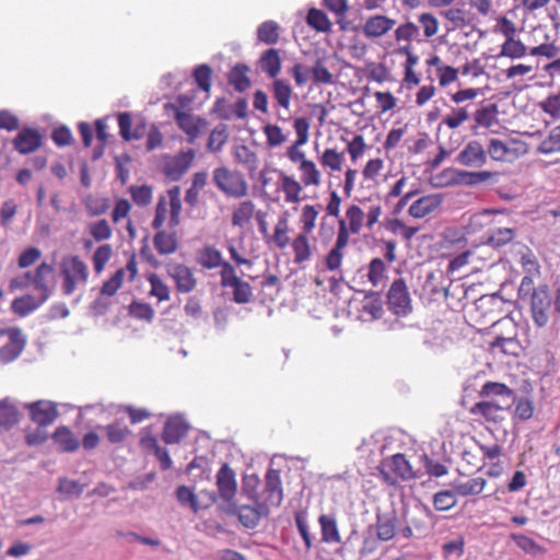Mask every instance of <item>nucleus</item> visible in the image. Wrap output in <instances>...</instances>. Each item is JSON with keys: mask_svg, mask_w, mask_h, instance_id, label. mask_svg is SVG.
<instances>
[{"mask_svg": "<svg viewBox=\"0 0 560 560\" xmlns=\"http://www.w3.org/2000/svg\"><path fill=\"white\" fill-rule=\"evenodd\" d=\"M386 265L381 258H373L368 266V280L373 287L382 285L386 279Z\"/></svg>", "mask_w": 560, "mask_h": 560, "instance_id": "50", "label": "nucleus"}, {"mask_svg": "<svg viewBox=\"0 0 560 560\" xmlns=\"http://www.w3.org/2000/svg\"><path fill=\"white\" fill-rule=\"evenodd\" d=\"M14 149L22 155H26L38 150L43 144L40 132L31 127L22 128L12 141Z\"/></svg>", "mask_w": 560, "mask_h": 560, "instance_id": "21", "label": "nucleus"}, {"mask_svg": "<svg viewBox=\"0 0 560 560\" xmlns=\"http://www.w3.org/2000/svg\"><path fill=\"white\" fill-rule=\"evenodd\" d=\"M385 228L393 234H399L409 242L419 232V228L406 225L401 220L395 218L386 221Z\"/></svg>", "mask_w": 560, "mask_h": 560, "instance_id": "54", "label": "nucleus"}, {"mask_svg": "<svg viewBox=\"0 0 560 560\" xmlns=\"http://www.w3.org/2000/svg\"><path fill=\"white\" fill-rule=\"evenodd\" d=\"M419 28L422 30L423 40L435 36L439 32V21L430 12H423L418 16Z\"/></svg>", "mask_w": 560, "mask_h": 560, "instance_id": "55", "label": "nucleus"}, {"mask_svg": "<svg viewBox=\"0 0 560 560\" xmlns=\"http://www.w3.org/2000/svg\"><path fill=\"white\" fill-rule=\"evenodd\" d=\"M112 256L113 246L110 244H102L94 250L92 256V262L96 275H100L104 271Z\"/></svg>", "mask_w": 560, "mask_h": 560, "instance_id": "53", "label": "nucleus"}, {"mask_svg": "<svg viewBox=\"0 0 560 560\" xmlns=\"http://www.w3.org/2000/svg\"><path fill=\"white\" fill-rule=\"evenodd\" d=\"M319 211L318 206L314 205H305L299 218V222L301 225V232L305 234H312L318 218Z\"/></svg>", "mask_w": 560, "mask_h": 560, "instance_id": "46", "label": "nucleus"}, {"mask_svg": "<svg viewBox=\"0 0 560 560\" xmlns=\"http://www.w3.org/2000/svg\"><path fill=\"white\" fill-rule=\"evenodd\" d=\"M220 284L232 289V300L236 304H247L253 300L252 285L237 276L233 265H228L224 270H220Z\"/></svg>", "mask_w": 560, "mask_h": 560, "instance_id": "11", "label": "nucleus"}, {"mask_svg": "<svg viewBox=\"0 0 560 560\" xmlns=\"http://www.w3.org/2000/svg\"><path fill=\"white\" fill-rule=\"evenodd\" d=\"M488 152L479 140H470L459 151L456 162L466 167H482L487 164Z\"/></svg>", "mask_w": 560, "mask_h": 560, "instance_id": "18", "label": "nucleus"}, {"mask_svg": "<svg viewBox=\"0 0 560 560\" xmlns=\"http://www.w3.org/2000/svg\"><path fill=\"white\" fill-rule=\"evenodd\" d=\"M188 425L180 418H170L163 428L162 440L166 444H176L186 436Z\"/></svg>", "mask_w": 560, "mask_h": 560, "instance_id": "34", "label": "nucleus"}, {"mask_svg": "<svg viewBox=\"0 0 560 560\" xmlns=\"http://www.w3.org/2000/svg\"><path fill=\"white\" fill-rule=\"evenodd\" d=\"M345 161L343 153L336 149H326L319 156V163L323 167H327L332 172H339Z\"/></svg>", "mask_w": 560, "mask_h": 560, "instance_id": "56", "label": "nucleus"}, {"mask_svg": "<svg viewBox=\"0 0 560 560\" xmlns=\"http://www.w3.org/2000/svg\"><path fill=\"white\" fill-rule=\"evenodd\" d=\"M290 222L287 214H282L279 217L275 228L273 232L268 234V237L265 238L266 243L269 245H273L277 249L283 250L292 241L290 237Z\"/></svg>", "mask_w": 560, "mask_h": 560, "instance_id": "25", "label": "nucleus"}, {"mask_svg": "<svg viewBox=\"0 0 560 560\" xmlns=\"http://www.w3.org/2000/svg\"><path fill=\"white\" fill-rule=\"evenodd\" d=\"M249 70L245 63L235 65L228 74L229 84L240 93L245 92L252 85V80L248 77Z\"/></svg>", "mask_w": 560, "mask_h": 560, "instance_id": "36", "label": "nucleus"}, {"mask_svg": "<svg viewBox=\"0 0 560 560\" xmlns=\"http://www.w3.org/2000/svg\"><path fill=\"white\" fill-rule=\"evenodd\" d=\"M478 395L482 400L474 404L469 413L493 424L502 423L505 420L506 412L515 400V392L500 382H486Z\"/></svg>", "mask_w": 560, "mask_h": 560, "instance_id": "2", "label": "nucleus"}, {"mask_svg": "<svg viewBox=\"0 0 560 560\" xmlns=\"http://www.w3.org/2000/svg\"><path fill=\"white\" fill-rule=\"evenodd\" d=\"M446 172H452L456 174V178L454 179L455 183L467 186H477L483 183H488L493 178H497L499 175L498 173L491 171L469 172L447 170Z\"/></svg>", "mask_w": 560, "mask_h": 560, "instance_id": "32", "label": "nucleus"}, {"mask_svg": "<svg viewBox=\"0 0 560 560\" xmlns=\"http://www.w3.org/2000/svg\"><path fill=\"white\" fill-rule=\"evenodd\" d=\"M257 38L266 45H276L280 38V25L272 20L262 22L257 27Z\"/></svg>", "mask_w": 560, "mask_h": 560, "instance_id": "42", "label": "nucleus"}, {"mask_svg": "<svg viewBox=\"0 0 560 560\" xmlns=\"http://www.w3.org/2000/svg\"><path fill=\"white\" fill-rule=\"evenodd\" d=\"M256 205L253 200H243L232 208L231 224L233 228H247L255 217Z\"/></svg>", "mask_w": 560, "mask_h": 560, "instance_id": "26", "label": "nucleus"}, {"mask_svg": "<svg viewBox=\"0 0 560 560\" xmlns=\"http://www.w3.org/2000/svg\"><path fill=\"white\" fill-rule=\"evenodd\" d=\"M150 283V295L156 298L159 302L168 301L171 299V291L168 285L156 273H150L147 277Z\"/></svg>", "mask_w": 560, "mask_h": 560, "instance_id": "52", "label": "nucleus"}, {"mask_svg": "<svg viewBox=\"0 0 560 560\" xmlns=\"http://www.w3.org/2000/svg\"><path fill=\"white\" fill-rule=\"evenodd\" d=\"M212 180L226 197L242 199L248 195V184L243 173L228 166L214 168Z\"/></svg>", "mask_w": 560, "mask_h": 560, "instance_id": "8", "label": "nucleus"}, {"mask_svg": "<svg viewBox=\"0 0 560 560\" xmlns=\"http://www.w3.org/2000/svg\"><path fill=\"white\" fill-rule=\"evenodd\" d=\"M443 202L440 194L424 195L415 200L408 208V214L415 219H422L433 213Z\"/></svg>", "mask_w": 560, "mask_h": 560, "instance_id": "23", "label": "nucleus"}, {"mask_svg": "<svg viewBox=\"0 0 560 560\" xmlns=\"http://www.w3.org/2000/svg\"><path fill=\"white\" fill-rule=\"evenodd\" d=\"M540 109L553 119H560V92L548 95L539 103Z\"/></svg>", "mask_w": 560, "mask_h": 560, "instance_id": "64", "label": "nucleus"}, {"mask_svg": "<svg viewBox=\"0 0 560 560\" xmlns=\"http://www.w3.org/2000/svg\"><path fill=\"white\" fill-rule=\"evenodd\" d=\"M394 36L397 43L406 42L410 45L412 40L418 43L422 42L420 28L411 21L398 25L394 31Z\"/></svg>", "mask_w": 560, "mask_h": 560, "instance_id": "41", "label": "nucleus"}, {"mask_svg": "<svg viewBox=\"0 0 560 560\" xmlns=\"http://www.w3.org/2000/svg\"><path fill=\"white\" fill-rule=\"evenodd\" d=\"M262 132L266 137V143L269 148H277L287 141V135L278 125L267 124L262 127Z\"/></svg>", "mask_w": 560, "mask_h": 560, "instance_id": "61", "label": "nucleus"}, {"mask_svg": "<svg viewBox=\"0 0 560 560\" xmlns=\"http://www.w3.org/2000/svg\"><path fill=\"white\" fill-rule=\"evenodd\" d=\"M170 197V220L166 228L155 230L153 235V246L155 250L162 256L175 254L179 248V232L177 230L180 224L182 214V199L180 188L173 186L168 189Z\"/></svg>", "mask_w": 560, "mask_h": 560, "instance_id": "3", "label": "nucleus"}, {"mask_svg": "<svg viewBox=\"0 0 560 560\" xmlns=\"http://www.w3.org/2000/svg\"><path fill=\"white\" fill-rule=\"evenodd\" d=\"M383 207L380 200L361 199L351 203L345 212V218L338 221L337 237L334 246L324 257V266L328 271H339L345 257V249L350 243L351 235H358L363 228L372 231L380 222Z\"/></svg>", "mask_w": 560, "mask_h": 560, "instance_id": "1", "label": "nucleus"}, {"mask_svg": "<svg viewBox=\"0 0 560 560\" xmlns=\"http://www.w3.org/2000/svg\"><path fill=\"white\" fill-rule=\"evenodd\" d=\"M258 66L268 78L278 79L282 69L280 51L276 48L265 50L258 59Z\"/></svg>", "mask_w": 560, "mask_h": 560, "instance_id": "27", "label": "nucleus"}, {"mask_svg": "<svg viewBox=\"0 0 560 560\" xmlns=\"http://www.w3.org/2000/svg\"><path fill=\"white\" fill-rule=\"evenodd\" d=\"M175 494L178 503L184 508H189L195 514L210 508L218 499L213 491L203 490L199 494H196L194 490L187 486L177 487Z\"/></svg>", "mask_w": 560, "mask_h": 560, "instance_id": "12", "label": "nucleus"}, {"mask_svg": "<svg viewBox=\"0 0 560 560\" xmlns=\"http://www.w3.org/2000/svg\"><path fill=\"white\" fill-rule=\"evenodd\" d=\"M306 23L317 32L327 33L331 30V22L327 14L319 9L312 8L308 10Z\"/></svg>", "mask_w": 560, "mask_h": 560, "instance_id": "49", "label": "nucleus"}, {"mask_svg": "<svg viewBox=\"0 0 560 560\" xmlns=\"http://www.w3.org/2000/svg\"><path fill=\"white\" fill-rule=\"evenodd\" d=\"M518 294L523 301H527L530 311V317L534 324L539 327H546L555 311V300L546 284L534 287L530 276L523 277L518 289Z\"/></svg>", "mask_w": 560, "mask_h": 560, "instance_id": "4", "label": "nucleus"}, {"mask_svg": "<svg viewBox=\"0 0 560 560\" xmlns=\"http://www.w3.org/2000/svg\"><path fill=\"white\" fill-rule=\"evenodd\" d=\"M387 465L393 470V472L402 480H410L416 478V474L413 472L409 460L401 453L393 455L388 459Z\"/></svg>", "mask_w": 560, "mask_h": 560, "instance_id": "37", "label": "nucleus"}, {"mask_svg": "<svg viewBox=\"0 0 560 560\" xmlns=\"http://www.w3.org/2000/svg\"><path fill=\"white\" fill-rule=\"evenodd\" d=\"M119 133L125 141L139 140L145 135V122L139 120L131 130L132 119L129 113L118 115Z\"/></svg>", "mask_w": 560, "mask_h": 560, "instance_id": "29", "label": "nucleus"}, {"mask_svg": "<svg viewBox=\"0 0 560 560\" xmlns=\"http://www.w3.org/2000/svg\"><path fill=\"white\" fill-rule=\"evenodd\" d=\"M270 91L276 104L281 108L289 110L293 95L291 85L283 79H275L271 82Z\"/></svg>", "mask_w": 560, "mask_h": 560, "instance_id": "35", "label": "nucleus"}, {"mask_svg": "<svg viewBox=\"0 0 560 560\" xmlns=\"http://www.w3.org/2000/svg\"><path fill=\"white\" fill-rule=\"evenodd\" d=\"M86 212L90 217H98L109 209V199L104 197L89 196L84 200Z\"/></svg>", "mask_w": 560, "mask_h": 560, "instance_id": "60", "label": "nucleus"}, {"mask_svg": "<svg viewBox=\"0 0 560 560\" xmlns=\"http://www.w3.org/2000/svg\"><path fill=\"white\" fill-rule=\"evenodd\" d=\"M487 485V480L482 477L470 478L466 481H456L453 489L460 497H469L480 494Z\"/></svg>", "mask_w": 560, "mask_h": 560, "instance_id": "38", "label": "nucleus"}, {"mask_svg": "<svg viewBox=\"0 0 560 560\" xmlns=\"http://www.w3.org/2000/svg\"><path fill=\"white\" fill-rule=\"evenodd\" d=\"M234 160L245 166L248 172H255L258 167V156L247 145L240 144L234 149Z\"/></svg>", "mask_w": 560, "mask_h": 560, "instance_id": "44", "label": "nucleus"}, {"mask_svg": "<svg viewBox=\"0 0 560 560\" xmlns=\"http://www.w3.org/2000/svg\"><path fill=\"white\" fill-rule=\"evenodd\" d=\"M52 265L43 261L40 262L32 277V285L36 291L40 293L42 302H45L49 298L48 278L52 275Z\"/></svg>", "mask_w": 560, "mask_h": 560, "instance_id": "30", "label": "nucleus"}, {"mask_svg": "<svg viewBox=\"0 0 560 560\" xmlns=\"http://www.w3.org/2000/svg\"><path fill=\"white\" fill-rule=\"evenodd\" d=\"M282 487L280 471L269 469L265 477L264 490L256 497V502H261L265 511L270 506H279L282 501Z\"/></svg>", "mask_w": 560, "mask_h": 560, "instance_id": "15", "label": "nucleus"}, {"mask_svg": "<svg viewBox=\"0 0 560 560\" xmlns=\"http://www.w3.org/2000/svg\"><path fill=\"white\" fill-rule=\"evenodd\" d=\"M396 21L384 14L369 16L362 25V33L369 39L381 38L394 28Z\"/></svg>", "mask_w": 560, "mask_h": 560, "instance_id": "22", "label": "nucleus"}, {"mask_svg": "<svg viewBox=\"0 0 560 560\" xmlns=\"http://www.w3.org/2000/svg\"><path fill=\"white\" fill-rule=\"evenodd\" d=\"M58 276L62 293L65 295H72L75 291L86 285L90 269L79 255L67 254L62 256L59 262Z\"/></svg>", "mask_w": 560, "mask_h": 560, "instance_id": "6", "label": "nucleus"}, {"mask_svg": "<svg viewBox=\"0 0 560 560\" xmlns=\"http://www.w3.org/2000/svg\"><path fill=\"white\" fill-rule=\"evenodd\" d=\"M28 409L32 420L39 427L52 423L58 416L56 407L51 404L42 401L32 402L28 405Z\"/></svg>", "mask_w": 560, "mask_h": 560, "instance_id": "31", "label": "nucleus"}, {"mask_svg": "<svg viewBox=\"0 0 560 560\" xmlns=\"http://www.w3.org/2000/svg\"><path fill=\"white\" fill-rule=\"evenodd\" d=\"M196 261L200 267L208 270L217 268L224 270L225 266L231 265L223 259L222 253L213 245H205L199 248L196 254Z\"/></svg>", "mask_w": 560, "mask_h": 560, "instance_id": "24", "label": "nucleus"}, {"mask_svg": "<svg viewBox=\"0 0 560 560\" xmlns=\"http://www.w3.org/2000/svg\"><path fill=\"white\" fill-rule=\"evenodd\" d=\"M388 308L397 316H406L411 310V299L406 281L402 278L394 280L387 292Z\"/></svg>", "mask_w": 560, "mask_h": 560, "instance_id": "14", "label": "nucleus"}, {"mask_svg": "<svg viewBox=\"0 0 560 560\" xmlns=\"http://www.w3.org/2000/svg\"><path fill=\"white\" fill-rule=\"evenodd\" d=\"M300 182L304 187H319L322 185V173L314 161L310 160L303 165H299Z\"/></svg>", "mask_w": 560, "mask_h": 560, "instance_id": "39", "label": "nucleus"}, {"mask_svg": "<svg viewBox=\"0 0 560 560\" xmlns=\"http://www.w3.org/2000/svg\"><path fill=\"white\" fill-rule=\"evenodd\" d=\"M43 303L42 298L36 300L32 295L26 294L14 299L11 304V308L14 314L23 317L37 310Z\"/></svg>", "mask_w": 560, "mask_h": 560, "instance_id": "45", "label": "nucleus"}, {"mask_svg": "<svg viewBox=\"0 0 560 560\" xmlns=\"http://www.w3.org/2000/svg\"><path fill=\"white\" fill-rule=\"evenodd\" d=\"M504 302L495 294L482 295L476 300L471 317L477 324L490 323L493 325L503 318Z\"/></svg>", "mask_w": 560, "mask_h": 560, "instance_id": "10", "label": "nucleus"}, {"mask_svg": "<svg viewBox=\"0 0 560 560\" xmlns=\"http://www.w3.org/2000/svg\"><path fill=\"white\" fill-rule=\"evenodd\" d=\"M314 84H334V74L326 67L323 59H317L310 70Z\"/></svg>", "mask_w": 560, "mask_h": 560, "instance_id": "57", "label": "nucleus"}, {"mask_svg": "<svg viewBox=\"0 0 560 560\" xmlns=\"http://www.w3.org/2000/svg\"><path fill=\"white\" fill-rule=\"evenodd\" d=\"M104 430L106 432L107 440L112 444L122 443L131 433L129 428L119 421L107 424Z\"/></svg>", "mask_w": 560, "mask_h": 560, "instance_id": "59", "label": "nucleus"}, {"mask_svg": "<svg viewBox=\"0 0 560 560\" xmlns=\"http://www.w3.org/2000/svg\"><path fill=\"white\" fill-rule=\"evenodd\" d=\"M195 156V151L188 149L168 158L163 165V174L172 180H179L191 166Z\"/></svg>", "mask_w": 560, "mask_h": 560, "instance_id": "19", "label": "nucleus"}, {"mask_svg": "<svg viewBox=\"0 0 560 560\" xmlns=\"http://www.w3.org/2000/svg\"><path fill=\"white\" fill-rule=\"evenodd\" d=\"M89 232L95 242H104L112 237L113 231L105 219L91 222L88 226Z\"/></svg>", "mask_w": 560, "mask_h": 560, "instance_id": "62", "label": "nucleus"}, {"mask_svg": "<svg viewBox=\"0 0 560 560\" xmlns=\"http://www.w3.org/2000/svg\"><path fill=\"white\" fill-rule=\"evenodd\" d=\"M187 98L183 95L176 97L175 103H165L164 110L172 115L178 128L187 136L190 143L200 136L201 129L207 125L206 119L194 115L190 110H184Z\"/></svg>", "mask_w": 560, "mask_h": 560, "instance_id": "7", "label": "nucleus"}, {"mask_svg": "<svg viewBox=\"0 0 560 560\" xmlns=\"http://www.w3.org/2000/svg\"><path fill=\"white\" fill-rule=\"evenodd\" d=\"M488 156L492 161L512 163L526 153V144L516 139L490 138L487 144Z\"/></svg>", "mask_w": 560, "mask_h": 560, "instance_id": "9", "label": "nucleus"}, {"mask_svg": "<svg viewBox=\"0 0 560 560\" xmlns=\"http://www.w3.org/2000/svg\"><path fill=\"white\" fill-rule=\"evenodd\" d=\"M527 54V47L520 40L513 38L505 39L501 46L500 55L511 59H518Z\"/></svg>", "mask_w": 560, "mask_h": 560, "instance_id": "58", "label": "nucleus"}, {"mask_svg": "<svg viewBox=\"0 0 560 560\" xmlns=\"http://www.w3.org/2000/svg\"><path fill=\"white\" fill-rule=\"evenodd\" d=\"M257 506L241 505L237 506L234 502L229 505H219L218 509L225 515H236L240 523L246 528H255L262 515H267L269 511H265L261 502H256Z\"/></svg>", "mask_w": 560, "mask_h": 560, "instance_id": "13", "label": "nucleus"}, {"mask_svg": "<svg viewBox=\"0 0 560 560\" xmlns=\"http://www.w3.org/2000/svg\"><path fill=\"white\" fill-rule=\"evenodd\" d=\"M166 272L173 279L175 288L179 293H190L197 287V278L190 267L183 262H168Z\"/></svg>", "mask_w": 560, "mask_h": 560, "instance_id": "17", "label": "nucleus"}, {"mask_svg": "<svg viewBox=\"0 0 560 560\" xmlns=\"http://www.w3.org/2000/svg\"><path fill=\"white\" fill-rule=\"evenodd\" d=\"M215 486L219 498L222 500L220 505H229L234 502L237 492V481L235 471L228 463L221 465L215 476Z\"/></svg>", "mask_w": 560, "mask_h": 560, "instance_id": "16", "label": "nucleus"}, {"mask_svg": "<svg viewBox=\"0 0 560 560\" xmlns=\"http://www.w3.org/2000/svg\"><path fill=\"white\" fill-rule=\"evenodd\" d=\"M457 503L456 493L453 490L439 491L433 497V506L438 511H448Z\"/></svg>", "mask_w": 560, "mask_h": 560, "instance_id": "63", "label": "nucleus"}, {"mask_svg": "<svg viewBox=\"0 0 560 560\" xmlns=\"http://www.w3.org/2000/svg\"><path fill=\"white\" fill-rule=\"evenodd\" d=\"M319 525L322 529V539L325 542H339L340 535L337 527L336 518L332 515L323 514L319 516Z\"/></svg>", "mask_w": 560, "mask_h": 560, "instance_id": "43", "label": "nucleus"}, {"mask_svg": "<svg viewBox=\"0 0 560 560\" xmlns=\"http://www.w3.org/2000/svg\"><path fill=\"white\" fill-rule=\"evenodd\" d=\"M170 220V197L168 192L166 196H160L155 211H154V218L152 220V228L154 230H160V228H166L165 223Z\"/></svg>", "mask_w": 560, "mask_h": 560, "instance_id": "47", "label": "nucleus"}, {"mask_svg": "<svg viewBox=\"0 0 560 560\" xmlns=\"http://www.w3.org/2000/svg\"><path fill=\"white\" fill-rule=\"evenodd\" d=\"M279 184L282 192L284 194V201L287 203H298L302 200L303 188L302 183L284 172L279 174Z\"/></svg>", "mask_w": 560, "mask_h": 560, "instance_id": "28", "label": "nucleus"}, {"mask_svg": "<svg viewBox=\"0 0 560 560\" xmlns=\"http://www.w3.org/2000/svg\"><path fill=\"white\" fill-rule=\"evenodd\" d=\"M518 328L516 323L506 316L486 328L472 331L471 341L478 348H511L520 347L517 340Z\"/></svg>", "mask_w": 560, "mask_h": 560, "instance_id": "5", "label": "nucleus"}, {"mask_svg": "<svg viewBox=\"0 0 560 560\" xmlns=\"http://www.w3.org/2000/svg\"><path fill=\"white\" fill-rule=\"evenodd\" d=\"M310 235L311 234L300 232L290 242V246L293 253V261L298 265L310 260L313 255Z\"/></svg>", "mask_w": 560, "mask_h": 560, "instance_id": "33", "label": "nucleus"}, {"mask_svg": "<svg viewBox=\"0 0 560 560\" xmlns=\"http://www.w3.org/2000/svg\"><path fill=\"white\" fill-rule=\"evenodd\" d=\"M537 151L542 154L560 153V125L553 127L539 143Z\"/></svg>", "mask_w": 560, "mask_h": 560, "instance_id": "51", "label": "nucleus"}, {"mask_svg": "<svg viewBox=\"0 0 560 560\" xmlns=\"http://www.w3.org/2000/svg\"><path fill=\"white\" fill-rule=\"evenodd\" d=\"M469 119L467 107H453L443 118L441 125H444L451 130L459 128Z\"/></svg>", "mask_w": 560, "mask_h": 560, "instance_id": "48", "label": "nucleus"}, {"mask_svg": "<svg viewBox=\"0 0 560 560\" xmlns=\"http://www.w3.org/2000/svg\"><path fill=\"white\" fill-rule=\"evenodd\" d=\"M471 130L477 132L479 129L491 130L499 126V106L495 103L482 102L472 113Z\"/></svg>", "mask_w": 560, "mask_h": 560, "instance_id": "20", "label": "nucleus"}, {"mask_svg": "<svg viewBox=\"0 0 560 560\" xmlns=\"http://www.w3.org/2000/svg\"><path fill=\"white\" fill-rule=\"evenodd\" d=\"M52 439L62 452H74L79 448L80 442L67 427L56 429Z\"/></svg>", "mask_w": 560, "mask_h": 560, "instance_id": "40", "label": "nucleus"}]
</instances>
